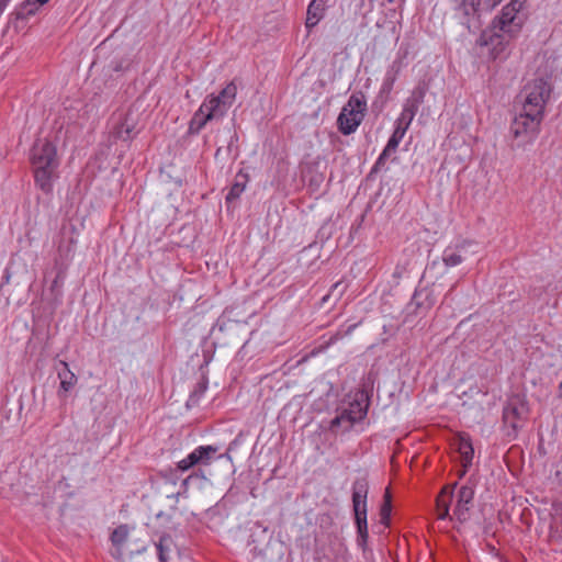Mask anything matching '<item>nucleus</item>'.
I'll list each match as a JSON object with an SVG mask.
<instances>
[{
	"instance_id": "obj_16",
	"label": "nucleus",
	"mask_w": 562,
	"mask_h": 562,
	"mask_svg": "<svg viewBox=\"0 0 562 562\" xmlns=\"http://www.w3.org/2000/svg\"><path fill=\"white\" fill-rule=\"evenodd\" d=\"M329 0H312L307 5L305 26L311 31L325 16Z\"/></svg>"
},
{
	"instance_id": "obj_17",
	"label": "nucleus",
	"mask_w": 562,
	"mask_h": 562,
	"mask_svg": "<svg viewBox=\"0 0 562 562\" xmlns=\"http://www.w3.org/2000/svg\"><path fill=\"white\" fill-rule=\"evenodd\" d=\"M454 10L463 16L464 23L469 24L471 18H480L481 0H452Z\"/></svg>"
},
{
	"instance_id": "obj_26",
	"label": "nucleus",
	"mask_w": 562,
	"mask_h": 562,
	"mask_svg": "<svg viewBox=\"0 0 562 562\" xmlns=\"http://www.w3.org/2000/svg\"><path fill=\"white\" fill-rule=\"evenodd\" d=\"M346 411L352 416L351 419L358 423L367 416L368 405H363L360 401L356 400L349 404Z\"/></svg>"
},
{
	"instance_id": "obj_12",
	"label": "nucleus",
	"mask_w": 562,
	"mask_h": 562,
	"mask_svg": "<svg viewBox=\"0 0 562 562\" xmlns=\"http://www.w3.org/2000/svg\"><path fill=\"white\" fill-rule=\"evenodd\" d=\"M405 132H406V126H397L396 125V127H395L393 134L391 135L386 146L384 147V149L382 150V153L378 157L375 164L373 165V167L371 169V173L379 172V171H381L384 168V166L386 164V160L397 149L400 142L402 140V138L405 135Z\"/></svg>"
},
{
	"instance_id": "obj_20",
	"label": "nucleus",
	"mask_w": 562,
	"mask_h": 562,
	"mask_svg": "<svg viewBox=\"0 0 562 562\" xmlns=\"http://www.w3.org/2000/svg\"><path fill=\"white\" fill-rule=\"evenodd\" d=\"M206 481V476H205V473L203 470L199 469L194 472H192L190 475H188L186 479H183L181 481V485H180V490L176 493V494H172L170 497H173L176 498V501H178V498L180 496H184L187 497V493H188V488H189V485L193 482H204Z\"/></svg>"
},
{
	"instance_id": "obj_8",
	"label": "nucleus",
	"mask_w": 562,
	"mask_h": 562,
	"mask_svg": "<svg viewBox=\"0 0 562 562\" xmlns=\"http://www.w3.org/2000/svg\"><path fill=\"white\" fill-rule=\"evenodd\" d=\"M516 37L508 36V33L488 26L481 33L477 44L488 47V54L492 59H504L508 56L510 42Z\"/></svg>"
},
{
	"instance_id": "obj_1",
	"label": "nucleus",
	"mask_w": 562,
	"mask_h": 562,
	"mask_svg": "<svg viewBox=\"0 0 562 562\" xmlns=\"http://www.w3.org/2000/svg\"><path fill=\"white\" fill-rule=\"evenodd\" d=\"M31 160L37 186L44 192H49L55 170L58 167L56 147L47 139L36 142L32 148Z\"/></svg>"
},
{
	"instance_id": "obj_28",
	"label": "nucleus",
	"mask_w": 562,
	"mask_h": 562,
	"mask_svg": "<svg viewBox=\"0 0 562 562\" xmlns=\"http://www.w3.org/2000/svg\"><path fill=\"white\" fill-rule=\"evenodd\" d=\"M172 544V539L170 536H162L160 537L158 543H156V548L158 551V558L160 562H167L168 561V553L170 551Z\"/></svg>"
},
{
	"instance_id": "obj_11",
	"label": "nucleus",
	"mask_w": 562,
	"mask_h": 562,
	"mask_svg": "<svg viewBox=\"0 0 562 562\" xmlns=\"http://www.w3.org/2000/svg\"><path fill=\"white\" fill-rule=\"evenodd\" d=\"M136 134V120L133 117L131 112L120 115L111 131L113 138L123 142L133 139Z\"/></svg>"
},
{
	"instance_id": "obj_7",
	"label": "nucleus",
	"mask_w": 562,
	"mask_h": 562,
	"mask_svg": "<svg viewBox=\"0 0 562 562\" xmlns=\"http://www.w3.org/2000/svg\"><path fill=\"white\" fill-rule=\"evenodd\" d=\"M237 94V87L234 81L229 82L225 88L222 89L220 94L209 95L200 105L207 117L212 120L222 119L229 108L233 105Z\"/></svg>"
},
{
	"instance_id": "obj_5",
	"label": "nucleus",
	"mask_w": 562,
	"mask_h": 562,
	"mask_svg": "<svg viewBox=\"0 0 562 562\" xmlns=\"http://www.w3.org/2000/svg\"><path fill=\"white\" fill-rule=\"evenodd\" d=\"M369 484L367 479L360 477L352 485V507L358 528V544L363 547L368 539L367 525V496Z\"/></svg>"
},
{
	"instance_id": "obj_2",
	"label": "nucleus",
	"mask_w": 562,
	"mask_h": 562,
	"mask_svg": "<svg viewBox=\"0 0 562 562\" xmlns=\"http://www.w3.org/2000/svg\"><path fill=\"white\" fill-rule=\"evenodd\" d=\"M367 112V99L363 92H353L348 102L342 106L340 114L337 119L339 131L344 135H350L364 119Z\"/></svg>"
},
{
	"instance_id": "obj_30",
	"label": "nucleus",
	"mask_w": 562,
	"mask_h": 562,
	"mask_svg": "<svg viewBox=\"0 0 562 562\" xmlns=\"http://www.w3.org/2000/svg\"><path fill=\"white\" fill-rule=\"evenodd\" d=\"M390 514H391V495L389 491H386L384 495V504L381 507L380 516H381V522L385 526L389 525L390 520Z\"/></svg>"
},
{
	"instance_id": "obj_38",
	"label": "nucleus",
	"mask_w": 562,
	"mask_h": 562,
	"mask_svg": "<svg viewBox=\"0 0 562 562\" xmlns=\"http://www.w3.org/2000/svg\"><path fill=\"white\" fill-rule=\"evenodd\" d=\"M416 297H417V291H415V293H414V300H416Z\"/></svg>"
},
{
	"instance_id": "obj_18",
	"label": "nucleus",
	"mask_w": 562,
	"mask_h": 562,
	"mask_svg": "<svg viewBox=\"0 0 562 562\" xmlns=\"http://www.w3.org/2000/svg\"><path fill=\"white\" fill-rule=\"evenodd\" d=\"M248 180V175L243 171L236 175L234 183L225 198L227 203H233L241 195L247 187Z\"/></svg>"
},
{
	"instance_id": "obj_35",
	"label": "nucleus",
	"mask_w": 562,
	"mask_h": 562,
	"mask_svg": "<svg viewBox=\"0 0 562 562\" xmlns=\"http://www.w3.org/2000/svg\"><path fill=\"white\" fill-rule=\"evenodd\" d=\"M59 285V277L57 276L52 283V290H55Z\"/></svg>"
},
{
	"instance_id": "obj_31",
	"label": "nucleus",
	"mask_w": 562,
	"mask_h": 562,
	"mask_svg": "<svg viewBox=\"0 0 562 562\" xmlns=\"http://www.w3.org/2000/svg\"><path fill=\"white\" fill-rule=\"evenodd\" d=\"M442 259L448 267H454L462 262V257L453 251H446Z\"/></svg>"
},
{
	"instance_id": "obj_19",
	"label": "nucleus",
	"mask_w": 562,
	"mask_h": 562,
	"mask_svg": "<svg viewBox=\"0 0 562 562\" xmlns=\"http://www.w3.org/2000/svg\"><path fill=\"white\" fill-rule=\"evenodd\" d=\"M43 4H45L43 0H25L12 14L15 20H25L35 14Z\"/></svg>"
},
{
	"instance_id": "obj_33",
	"label": "nucleus",
	"mask_w": 562,
	"mask_h": 562,
	"mask_svg": "<svg viewBox=\"0 0 562 562\" xmlns=\"http://www.w3.org/2000/svg\"><path fill=\"white\" fill-rule=\"evenodd\" d=\"M11 0H0V13H3Z\"/></svg>"
},
{
	"instance_id": "obj_10",
	"label": "nucleus",
	"mask_w": 562,
	"mask_h": 562,
	"mask_svg": "<svg viewBox=\"0 0 562 562\" xmlns=\"http://www.w3.org/2000/svg\"><path fill=\"white\" fill-rule=\"evenodd\" d=\"M216 452L217 447L200 446L177 463V470L188 471L195 465H209Z\"/></svg>"
},
{
	"instance_id": "obj_22",
	"label": "nucleus",
	"mask_w": 562,
	"mask_h": 562,
	"mask_svg": "<svg viewBox=\"0 0 562 562\" xmlns=\"http://www.w3.org/2000/svg\"><path fill=\"white\" fill-rule=\"evenodd\" d=\"M452 499L451 491L447 488L442 490L441 493L436 498V509L437 517L439 519H445L449 515V504Z\"/></svg>"
},
{
	"instance_id": "obj_21",
	"label": "nucleus",
	"mask_w": 562,
	"mask_h": 562,
	"mask_svg": "<svg viewBox=\"0 0 562 562\" xmlns=\"http://www.w3.org/2000/svg\"><path fill=\"white\" fill-rule=\"evenodd\" d=\"M417 109H418V100L416 97L407 100L400 117L397 119L396 125L397 126H406V128H407L408 125L411 124Z\"/></svg>"
},
{
	"instance_id": "obj_34",
	"label": "nucleus",
	"mask_w": 562,
	"mask_h": 562,
	"mask_svg": "<svg viewBox=\"0 0 562 562\" xmlns=\"http://www.w3.org/2000/svg\"><path fill=\"white\" fill-rule=\"evenodd\" d=\"M11 0H0V13H3Z\"/></svg>"
},
{
	"instance_id": "obj_27",
	"label": "nucleus",
	"mask_w": 562,
	"mask_h": 562,
	"mask_svg": "<svg viewBox=\"0 0 562 562\" xmlns=\"http://www.w3.org/2000/svg\"><path fill=\"white\" fill-rule=\"evenodd\" d=\"M206 390H207V380L205 378H203L200 382L196 383L193 391L191 392L189 400H188V405L189 406L198 405L200 398L204 395Z\"/></svg>"
},
{
	"instance_id": "obj_13",
	"label": "nucleus",
	"mask_w": 562,
	"mask_h": 562,
	"mask_svg": "<svg viewBox=\"0 0 562 562\" xmlns=\"http://www.w3.org/2000/svg\"><path fill=\"white\" fill-rule=\"evenodd\" d=\"M57 378L59 379V390L57 391L58 397H66V394L71 391L78 382L77 375L69 369V366L64 360H58L55 364Z\"/></svg>"
},
{
	"instance_id": "obj_25",
	"label": "nucleus",
	"mask_w": 562,
	"mask_h": 562,
	"mask_svg": "<svg viewBox=\"0 0 562 562\" xmlns=\"http://www.w3.org/2000/svg\"><path fill=\"white\" fill-rule=\"evenodd\" d=\"M350 413L346 409L341 411L331 422H330V430H335L337 428H342L344 431H348L356 422L351 419Z\"/></svg>"
},
{
	"instance_id": "obj_36",
	"label": "nucleus",
	"mask_w": 562,
	"mask_h": 562,
	"mask_svg": "<svg viewBox=\"0 0 562 562\" xmlns=\"http://www.w3.org/2000/svg\"><path fill=\"white\" fill-rule=\"evenodd\" d=\"M339 551H346V550L342 548V543H339Z\"/></svg>"
},
{
	"instance_id": "obj_24",
	"label": "nucleus",
	"mask_w": 562,
	"mask_h": 562,
	"mask_svg": "<svg viewBox=\"0 0 562 562\" xmlns=\"http://www.w3.org/2000/svg\"><path fill=\"white\" fill-rule=\"evenodd\" d=\"M207 114L200 106L198 111L193 114L190 123H189V133L198 134L200 131L211 121L212 119H206Z\"/></svg>"
},
{
	"instance_id": "obj_39",
	"label": "nucleus",
	"mask_w": 562,
	"mask_h": 562,
	"mask_svg": "<svg viewBox=\"0 0 562 562\" xmlns=\"http://www.w3.org/2000/svg\"><path fill=\"white\" fill-rule=\"evenodd\" d=\"M45 3L48 2V0H43Z\"/></svg>"
},
{
	"instance_id": "obj_23",
	"label": "nucleus",
	"mask_w": 562,
	"mask_h": 562,
	"mask_svg": "<svg viewBox=\"0 0 562 562\" xmlns=\"http://www.w3.org/2000/svg\"><path fill=\"white\" fill-rule=\"evenodd\" d=\"M128 537V527L126 525H121L115 528L111 535V541L113 546L116 548L115 553H113L114 558H119L121 553V547L126 541Z\"/></svg>"
},
{
	"instance_id": "obj_29",
	"label": "nucleus",
	"mask_w": 562,
	"mask_h": 562,
	"mask_svg": "<svg viewBox=\"0 0 562 562\" xmlns=\"http://www.w3.org/2000/svg\"><path fill=\"white\" fill-rule=\"evenodd\" d=\"M347 290V285L342 281H337L331 285L330 291L323 297V303H326L330 297H334L335 302L338 301Z\"/></svg>"
},
{
	"instance_id": "obj_15",
	"label": "nucleus",
	"mask_w": 562,
	"mask_h": 562,
	"mask_svg": "<svg viewBox=\"0 0 562 562\" xmlns=\"http://www.w3.org/2000/svg\"><path fill=\"white\" fill-rule=\"evenodd\" d=\"M474 497V490L471 486L464 485L458 492V499L453 509V516L459 521H464L468 518L470 505Z\"/></svg>"
},
{
	"instance_id": "obj_6",
	"label": "nucleus",
	"mask_w": 562,
	"mask_h": 562,
	"mask_svg": "<svg viewBox=\"0 0 562 562\" xmlns=\"http://www.w3.org/2000/svg\"><path fill=\"white\" fill-rule=\"evenodd\" d=\"M525 0H512L496 15L490 26L508 33V36H518L524 25V18L520 14Z\"/></svg>"
},
{
	"instance_id": "obj_4",
	"label": "nucleus",
	"mask_w": 562,
	"mask_h": 562,
	"mask_svg": "<svg viewBox=\"0 0 562 562\" xmlns=\"http://www.w3.org/2000/svg\"><path fill=\"white\" fill-rule=\"evenodd\" d=\"M529 414V408L525 396L520 394L512 395L503 409V424L506 436L515 439L518 431L525 426Z\"/></svg>"
},
{
	"instance_id": "obj_37",
	"label": "nucleus",
	"mask_w": 562,
	"mask_h": 562,
	"mask_svg": "<svg viewBox=\"0 0 562 562\" xmlns=\"http://www.w3.org/2000/svg\"><path fill=\"white\" fill-rule=\"evenodd\" d=\"M336 562H345L344 558L341 557V559L337 558Z\"/></svg>"
},
{
	"instance_id": "obj_3",
	"label": "nucleus",
	"mask_w": 562,
	"mask_h": 562,
	"mask_svg": "<svg viewBox=\"0 0 562 562\" xmlns=\"http://www.w3.org/2000/svg\"><path fill=\"white\" fill-rule=\"evenodd\" d=\"M551 91L552 87L544 78H536L527 82L519 94L522 109L544 116V108Z\"/></svg>"
},
{
	"instance_id": "obj_14",
	"label": "nucleus",
	"mask_w": 562,
	"mask_h": 562,
	"mask_svg": "<svg viewBox=\"0 0 562 562\" xmlns=\"http://www.w3.org/2000/svg\"><path fill=\"white\" fill-rule=\"evenodd\" d=\"M454 446L460 454V461L462 465L460 476H463L468 472V469L472 465L474 449L470 437L465 434L458 435L454 440Z\"/></svg>"
},
{
	"instance_id": "obj_9",
	"label": "nucleus",
	"mask_w": 562,
	"mask_h": 562,
	"mask_svg": "<svg viewBox=\"0 0 562 562\" xmlns=\"http://www.w3.org/2000/svg\"><path fill=\"white\" fill-rule=\"evenodd\" d=\"M542 120V115L521 109L510 124V133L515 138L529 143L537 137Z\"/></svg>"
},
{
	"instance_id": "obj_32",
	"label": "nucleus",
	"mask_w": 562,
	"mask_h": 562,
	"mask_svg": "<svg viewBox=\"0 0 562 562\" xmlns=\"http://www.w3.org/2000/svg\"><path fill=\"white\" fill-rule=\"evenodd\" d=\"M502 0H485L483 2V7L486 8V10L491 11L493 10L497 4H499Z\"/></svg>"
}]
</instances>
